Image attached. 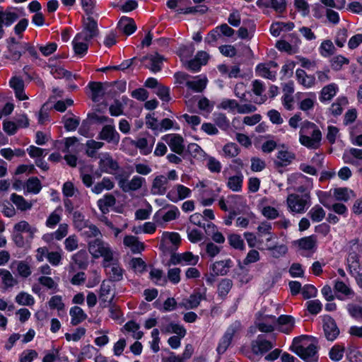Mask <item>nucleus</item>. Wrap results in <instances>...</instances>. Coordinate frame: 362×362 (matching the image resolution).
Masks as SVG:
<instances>
[{
  "label": "nucleus",
  "mask_w": 362,
  "mask_h": 362,
  "mask_svg": "<svg viewBox=\"0 0 362 362\" xmlns=\"http://www.w3.org/2000/svg\"><path fill=\"white\" fill-rule=\"evenodd\" d=\"M322 132L313 122L305 121L299 133V141L301 145L309 149H317L320 146Z\"/></svg>",
  "instance_id": "1"
},
{
  "label": "nucleus",
  "mask_w": 362,
  "mask_h": 362,
  "mask_svg": "<svg viewBox=\"0 0 362 362\" xmlns=\"http://www.w3.org/2000/svg\"><path fill=\"white\" fill-rule=\"evenodd\" d=\"M88 251L94 258L102 257L103 258V266L107 267L110 263L113 262V252L111 248L105 245V243L99 238L88 242Z\"/></svg>",
  "instance_id": "2"
},
{
  "label": "nucleus",
  "mask_w": 362,
  "mask_h": 362,
  "mask_svg": "<svg viewBox=\"0 0 362 362\" xmlns=\"http://www.w3.org/2000/svg\"><path fill=\"white\" fill-rule=\"evenodd\" d=\"M310 193H305L301 196L291 194L287 197V204L290 211L298 214H303L310 206Z\"/></svg>",
  "instance_id": "3"
},
{
  "label": "nucleus",
  "mask_w": 362,
  "mask_h": 362,
  "mask_svg": "<svg viewBox=\"0 0 362 362\" xmlns=\"http://www.w3.org/2000/svg\"><path fill=\"white\" fill-rule=\"evenodd\" d=\"M97 139L105 141L107 143L114 146H117L120 140V135L117 132L114 125L105 124L99 132Z\"/></svg>",
  "instance_id": "4"
},
{
  "label": "nucleus",
  "mask_w": 362,
  "mask_h": 362,
  "mask_svg": "<svg viewBox=\"0 0 362 362\" xmlns=\"http://www.w3.org/2000/svg\"><path fill=\"white\" fill-rule=\"evenodd\" d=\"M322 322L325 338L330 341H334L340 332L334 319L329 315H325Z\"/></svg>",
  "instance_id": "5"
},
{
  "label": "nucleus",
  "mask_w": 362,
  "mask_h": 362,
  "mask_svg": "<svg viewBox=\"0 0 362 362\" xmlns=\"http://www.w3.org/2000/svg\"><path fill=\"white\" fill-rule=\"evenodd\" d=\"M163 139L168 143L173 152L178 155H182L183 153L185 151L184 139L180 134H166L163 136Z\"/></svg>",
  "instance_id": "6"
},
{
  "label": "nucleus",
  "mask_w": 362,
  "mask_h": 362,
  "mask_svg": "<svg viewBox=\"0 0 362 362\" xmlns=\"http://www.w3.org/2000/svg\"><path fill=\"white\" fill-rule=\"evenodd\" d=\"M19 18V15L8 9L4 11L0 7V40L4 37L5 31L4 27H10L13 25Z\"/></svg>",
  "instance_id": "7"
},
{
  "label": "nucleus",
  "mask_w": 362,
  "mask_h": 362,
  "mask_svg": "<svg viewBox=\"0 0 362 362\" xmlns=\"http://www.w3.org/2000/svg\"><path fill=\"white\" fill-rule=\"evenodd\" d=\"M252 351L255 355H264L273 348L272 343L264 339V335L259 334L256 340L252 341Z\"/></svg>",
  "instance_id": "8"
},
{
  "label": "nucleus",
  "mask_w": 362,
  "mask_h": 362,
  "mask_svg": "<svg viewBox=\"0 0 362 362\" xmlns=\"http://www.w3.org/2000/svg\"><path fill=\"white\" fill-rule=\"evenodd\" d=\"M292 351L305 362H313V357L317 354V346L311 343L307 347L300 345Z\"/></svg>",
  "instance_id": "9"
},
{
  "label": "nucleus",
  "mask_w": 362,
  "mask_h": 362,
  "mask_svg": "<svg viewBox=\"0 0 362 362\" xmlns=\"http://www.w3.org/2000/svg\"><path fill=\"white\" fill-rule=\"evenodd\" d=\"M145 182L146 180L144 177L135 175L129 182H128L124 178H121L118 182V185L119 187L122 189V192L127 193L130 191L138 190L142 187L143 184Z\"/></svg>",
  "instance_id": "10"
},
{
  "label": "nucleus",
  "mask_w": 362,
  "mask_h": 362,
  "mask_svg": "<svg viewBox=\"0 0 362 362\" xmlns=\"http://www.w3.org/2000/svg\"><path fill=\"white\" fill-rule=\"evenodd\" d=\"M98 165L100 168V171L109 174H112L113 172L119 169L118 162L113 159L110 153L107 152L103 154V158L99 160Z\"/></svg>",
  "instance_id": "11"
},
{
  "label": "nucleus",
  "mask_w": 362,
  "mask_h": 362,
  "mask_svg": "<svg viewBox=\"0 0 362 362\" xmlns=\"http://www.w3.org/2000/svg\"><path fill=\"white\" fill-rule=\"evenodd\" d=\"M206 291L207 288L206 287L202 288H195L193 291V293L190 294L189 298L187 300L186 308L187 309L197 308L199 305L202 300H206Z\"/></svg>",
  "instance_id": "12"
},
{
  "label": "nucleus",
  "mask_w": 362,
  "mask_h": 362,
  "mask_svg": "<svg viewBox=\"0 0 362 362\" xmlns=\"http://www.w3.org/2000/svg\"><path fill=\"white\" fill-rule=\"evenodd\" d=\"M86 21L83 23V30L86 32L84 35L83 40L89 42L93 38L97 37L99 34L98 22L93 17L88 16Z\"/></svg>",
  "instance_id": "13"
},
{
  "label": "nucleus",
  "mask_w": 362,
  "mask_h": 362,
  "mask_svg": "<svg viewBox=\"0 0 362 362\" xmlns=\"http://www.w3.org/2000/svg\"><path fill=\"white\" fill-rule=\"evenodd\" d=\"M233 265L234 264L233 260L228 258L224 260L215 262L210 265L209 269L211 271H215V274H218V276H225Z\"/></svg>",
  "instance_id": "14"
},
{
  "label": "nucleus",
  "mask_w": 362,
  "mask_h": 362,
  "mask_svg": "<svg viewBox=\"0 0 362 362\" xmlns=\"http://www.w3.org/2000/svg\"><path fill=\"white\" fill-rule=\"evenodd\" d=\"M117 28L124 35L129 36L136 30L137 27L132 18L122 16L117 23Z\"/></svg>",
  "instance_id": "15"
},
{
  "label": "nucleus",
  "mask_w": 362,
  "mask_h": 362,
  "mask_svg": "<svg viewBox=\"0 0 362 362\" xmlns=\"http://www.w3.org/2000/svg\"><path fill=\"white\" fill-rule=\"evenodd\" d=\"M4 57L14 63L18 62L23 54L24 45L7 46Z\"/></svg>",
  "instance_id": "16"
},
{
  "label": "nucleus",
  "mask_w": 362,
  "mask_h": 362,
  "mask_svg": "<svg viewBox=\"0 0 362 362\" xmlns=\"http://www.w3.org/2000/svg\"><path fill=\"white\" fill-rule=\"evenodd\" d=\"M88 87L91 91V99L93 102H98L100 98H102L105 94V89L107 88L105 86V83L90 81L88 84Z\"/></svg>",
  "instance_id": "17"
},
{
  "label": "nucleus",
  "mask_w": 362,
  "mask_h": 362,
  "mask_svg": "<svg viewBox=\"0 0 362 362\" xmlns=\"http://www.w3.org/2000/svg\"><path fill=\"white\" fill-rule=\"evenodd\" d=\"M168 183V178L164 175L156 176L152 184L151 193L153 194L163 195L167 191L166 185Z\"/></svg>",
  "instance_id": "18"
},
{
  "label": "nucleus",
  "mask_w": 362,
  "mask_h": 362,
  "mask_svg": "<svg viewBox=\"0 0 362 362\" xmlns=\"http://www.w3.org/2000/svg\"><path fill=\"white\" fill-rule=\"evenodd\" d=\"M296 77L298 83L308 88L313 87L315 83V75H308L302 69H296Z\"/></svg>",
  "instance_id": "19"
},
{
  "label": "nucleus",
  "mask_w": 362,
  "mask_h": 362,
  "mask_svg": "<svg viewBox=\"0 0 362 362\" xmlns=\"http://www.w3.org/2000/svg\"><path fill=\"white\" fill-rule=\"evenodd\" d=\"M116 204V198L112 194H105L103 199H100L98 202V206L102 214H106L109 212V207L115 206Z\"/></svg>",
  "instance_id": "20"
},
{
  "label": "nucleus",
  "mask_w": 362,
  "mask_h": 362,
  "mask_svg": "<svg viewBox=\"0 0 362 362\" xmlns=\"http://www.w3.org/2000/svg\"><path fill=\"white\" fill-rule=\"evenodd\" d=\"M334 291L336 293H339L340 294H337L336 298L338 300H344V296H350L354 295V291L350 288L344 281L340 280H337L334 286Z\"/></svg>",
  "instance_id": "21"
},
{
  "label": "nucleus",
  "mask_w": 362,
  "mask_h": 362,
  "mask_svg": "<svg viewBox=\"0 0 362 362\" xmlns=\"http://www.w3.org/2000/svg\"><path fill=\"white\" fill-rule=\"evenodd\" d=\"M277 158L279 160H274V165L276 168H283L289 165L295 158V155L288 151L280 150L277 153Z\"/></svg>",
  "instance_id": "22"
},
{
  "label": "nucleus",
  "mask_w": 362,
  "mask_h": 362,
  "mask_svg": "<svg viewBox=\"0 0 362 362\" xmlns=\"http://www.w3.org/2000/svg\"><path fill=\"white\" fill-rule=\"evenodd\" d=\"M69 314L71 315V324L73 326H76L81 323L88 317L83 309L77 305L71 308Z\"/></svg>",
  "instance_id": "23"
},
{
  "label": "nucleus",
  "mask_w": 362,
  "mask_h": 362,
  "mask_svg": "<svg viewBox=\"0 0 362 362\" xmlns=\"http://www.w3.org/2000/svg\"><path fill=\"white\" fill-rule=\"evenodd\" d=\"M147 59H149L151 61V66L149 68L151 71L153 73H157L161 71L163 62L164 60V57L162 55L159 54L158 53H156V55H151L150 57L146 55L144 56L140 61L143 62Z\"/></svg>",
  "instance_id": "24"
},
{
  "label": "nucleus",
  "mask_w": 362,
  "mask_h": 362,
  "mask_svg": "<svg viewBox=\"0 0 362 362\" xmlns=\"http://www.w3.org/2000/svg\"><path fill=\"white\" fill-rule=\"evenodd\" d=\"M124 140H130L131 144L140 150L141 155L147 156L152 151L153 146H148L146 138L142 137L134 141L129 137H125L123 141Z\"/></svg>",
  "instance_id": "25"
},
{
  "label": "nucleus",
  "mask_w": 362,
  "mask_h": 362,
  "mask_svg": "<svg viewBox=\"0 0 362 362\" xmlns=\"http://www.w3.org/2000/svg\"><path fill=\"white\" fill-rule=\"evenodd\" d=\"M74 263L80 269H86L88 265V255L85 250H81L71 257Z\"/></svg>",
  "instance_id": "26"
},
{
  "label": "nucleus",
  "mask_w": 362,
  "mask_h": 362,
  "mask_svg": "<svg viewBox=\"0 0 362 362\" xmlns=\"http://www.w3.org/2000/svg\"><path fill=\"white\" fill-rule=\"evenodd\" d=\"M338 90V87L335 83H330L322 88L319 99L320 102L325 103L331 100L332 98L336 95Z\"/></svg>",
  "instance_id": "27"
},
{
  "label": "nucleus",
  "mask_w": 362,
  "mask_h": 362,
  "mask_svg": "<svg viewBox=\"0 0 362 362\" xmlns=\"http://www.w3.org/2000/svg\"><path fill=\"white\" fill-rule=\"evenodd\" d=\"M298 246L304 250H312L317 245V238L315 235L303 237L297 240Z\"/></svg>",
  "instance_id": "28"
},
{
  "label": "nucleus",
  "mask_w": 362,
  "mask_h": 362,
  "mask_svg": "<svg viewBox=\"0 0 362 362\" xmlns=\"http://www.w3.org/2000/svg\"><path fill=\"white\" fill-rule=\"evenodd\" d=\"M243 175L240 172L238 175L230 176L226 183L228 188L233 192H239L242 190Z\"/></svg>",
  "instance_id": "29"
},
{
  "label": "nucleus",
  "mask_w": 362,
  "mask_h": 362,
  "mask_svg": "<svg viewBox=\"0 0 362 362\" xmlns=\"http://www.w3.org/2000/svg\"><path fill=\"white\" fill-rule=\"evenodd\" d=\"M256 74L259 76L270 79L273 81H276V73L271 71L264 63H259L255 67Z\"/></svg>",
  "instance_id": "30"
},
{
  "label": "nucleus",
  "mask_w": 362,
  "mask_h": 362,
  "mask_svg": "<svg viewBox=\"0 0 362 362\" xmlns=\"http://www.w3.org/2000/svg\"><path fill=\"white\" fill-rule=\"evenodd\" d=\"M187 152L192 158L198 160H204L206 156L205 151L196 143H191L188 145Z\"/></svg>",
  "instance_id": "31"
},
{
  "label": "nucleus",
  "mask_w": 362,
  "mask_h": 362,
  "mask_svg": "<svg viewBox=\"0 0 362 362\" xmlns=\"http://www.w3.org/2000/svg\"><path fill=\"white\" fill-rule=\"evenodd\" d=\"M325 211L319 204L315 205L308 213L313 222H320L325 217Z\"/></svg>",
  "instance_id": "32"
},
{
  "label": "nucleus",
  "mask_w": 362,
  "mask_h": 362,
  "mask_svg": "<svg viewBox=\"0 0 362 362\" xmlns=\"http://www.w3.org/2000/svg\"><path fill=\"white\" fill-rule=\"evenodd\" d=\"M13 231L18 233H28L30 238H33L34 233L37 231V229L36 228L31 227L26 221H21L14 225Z\"/></svg>",
  "instance_id": "33"
},
{
  "label": "nucleus",
  "mask_w": 362,
  "mask_h": 362,
  "mask_svg": "<svg viewBox=\"0 0 362 362\" xmlns=\"http://www.w3.org/2000/svg\"><path fill=\"white\" fill-rule=\"evenodd\" d=\"M11 201L16 206L17 209L21 211H26L30 209L32 206L31 204L28 203L25 198L16 193L11 195Z\"/></svg>",
  "instance_id": "34"
},
{
  "label": "nucleus",
  "mask_w": 362,
  "mask_h": 362,
  "mask_svg": "<svg viewBox=\"0 0 362 362\" xmlns=\"http://www.w3.org/2000/svg\"><path fill=\"white\" fill-rule=\"evenodd\" d=\"M228 240L230 247L235 250H244L245 249L244 240L239 234H230L228 236Z\"/></svg>",
  "instance_id": "35"
},
{
  "label": "nucleus",
  "mask_w": 362,
  "mask_h": 362,
  "mask_svg": "<svg viewBox=\"0 0 362 362\" xmlns=\"http://www.w3.org/2000/svg\"><path fill=\"white\" fill-rule=\"evenodd\" d=\"M233 286L232 281L229 279H223L218 285V295L221 299H224L230 292Z\"/></svg>",
  "instance_id": "36"
},
{
  "label": "nucleus",
  "mask_w": 362,
  "mask_h": 362,
  "mask_svg": "<svg viewBox=\"0 0 362 362\" xmlns=\"http://www.w3.org/2000/svg\"><path fill=\"white\" fill-rule=\"evenodd\" d=\"M207 79H198L196 81H187L185 83L186 86L192 90L195 93H202L206 86Z\"/></svg>",
  "instance_id": "37"
},
{
  "label": "nucleus",
  "mask_w": 362,
  "mask_h": 362,
  "mask_svg": "<svg viewBox=\"0 0 362 362\" xmlns=\"http://www.w3.org/2000/svg\"><path fill=\"white\" fill-rule=\"evenodd\" d=\"M169 207L170 210H168L165 214L163 215L162 219L164 222H170L171 221L177 219L180 215V211L178 208L173 204H167L164 206V208Z\"/></svg>",
  "instance_id": "38"
},
{
  "label": "nucleus",
  "mask_w": 362,
  "mask_h": 362,
  "mask_svg": "<svg viewBox=\"0 0 362 362\" xmlns=\"http://www.w3.org/2000/svg\"><path fill=\"white\" fill-rule=\"evenodd\" d=\"M26 189L28 192L37 194L42 189V184L37 177H31L26 181Z\"/></svg>",
  "instance_id": "39"
},
{
  "label": "nucleus",
  "mask_w": 362,
  "mask_h": 362,
  "mask_svg": "<svg viewBox=\"0 0 362 362\" xmlns=\"http://www.w3.org/2000/svg\"><path fill=\"white\" fill-rule=\"evenodd\" d=\"M345 348L339 344L334 345L329 352V356L332 361L337 362L342 359Z\"/></svg>",
  "instance_id": "40"
},
{
  "label": "nucleus",
  "mask_w": 362,
  "mask_h": 362,
  "mask_svg": "<svg viewBox=\"0 0 362 362\" xmlns=\"http://www.w3.org/2000/svg\"><path fill=\"white\" fill-rule=\"evenodd\" d=\"M16 302L18 305L32 306L35 303V299L32 295L21 291L16 296Z\"/></svg>",
  "instance_id": "41"
},
{
  "label": "nucleus",
  "mask_w": 362,
  "mask_h": 362,
  "mask_svg": "<svg viewBox=\"0 0 362 362\" xmlns=\"http://www.w3.org/2000/svg\"><path fill=\"white\" fill-rule=\"evenodd\" d=\"M214 122L221 129L226 131L230 127V121L224 113H214Z\"/></svg>",
  "instance_id": "42"
},
{
  "label": "nucleus",
  "mask_w": 362,
  "mask_h": 362,
  "mask_svg": "<svg viewBox=\"0 0 362 362\" xmlns=\"http://www.w3.org/2000/svg\"><path fill=\"white\" fill-rule=\"evenodd\" d=\"M62 120L66 132L75 131L80 124V118L76 116L73 117H66V116H64Z\"/></svg>",
  "instance_id": "43"
},
{
  "label": "nucleus",
  "mask_w": 362,
  "mask_h": 362,
  "mask_svg": "<svg viewBox=\"0 0 362 362\" xmlns=\"http://www.w3.org/2000/svg\"><path fill=\"white\" fill-rule=\"evenodd\" d=\"M113 298L114 296L108 300L110 317L114 320H118L123 316V313L119 307L113 302Z\"/></svg>",
  "instance_id": "44"
},
{
  "label": "nucleus",
  "mask_w": 362,
  "mask_h": 362,
  "mask_svg": "<svg viewBox=\"0 0 362 362\" xmlns=\"http://www.w3.org/2000/svg\"><path fill=\"white\" fill-rule=\"evenodd\" d=\"M319 50L322 57H328L334 54L335 47L331 40H326L321 43Z\"/></svg>",
  "instance_id": "45"
},
{
  "label": "nucleus",
  "mask_w": 362,
  "mask_h": 362,
  "mask_svg": "<svg viewBox=\"0 0 362 362\" xmlns=\"http://www.w3.org/2000/svg\"><path fill=\"white\" fill-rule=\"evenodd\" d=\"M223 151L226 156L235 158L240 153V148L237 144L229 142L223 146Z\"/></svg>",
  "instance_id": "46"
},
{
  "label": "nucleus",
  "mask_w": 362,
  "mask_h": 362,
  "mask_svg": "<svg viewBox=\"0 0 362 362\" xmlns=\"http://www.w3.org/2000/svg\"><path fill=\"white\" fill-rule=\"evenodd\" d=\"M354 193V191L347 187H337L334 190V196L338 201L348 202L350 199L349 194Z\"/></svg>",
  "instance_id": "47"
},
{
  "label": "nucleus",
  "mask_w": 362,
  "mask_h": 362,
  "mask_svg": "<svg viewBox=\"0 0 362 362\" xmlns=\"http://www.w3.org/2000/svg\"><path fill=\"white\" fill-rule=\"evenodd\" d=\"M73 221L75 227L79 230H83V228L87 227L89 221L88 220H85L83 214L78 211L74 212Z\"/></svg>",
  "instance_id": "48"
},
{
  "label": "nucleus",
  "mask_w": 362,
  "mask_h": 362,
  "mask_svg": "<svg viewBox=\"0 0 362 362\" xmlns=\"http://www.w3.org/2000/svg\"><path fill=\"white\" fill-rule=\"evenodd\" d=\"M272 225L271 223L264 221H262L259 226H257V236L259 238L262 239L264 236H266L267 235H271L272 232Z\"/></svg>",
  "instance_id": "49"
},
{
  "label": "nucleus",
  "mask_w": 362,
  "mask_h": 362,
  "mask_svg": "<svg viewBox=\"0 0 362 362\" xmlns=\"http://www.w3.org/2000/svg\"><path fill=\"white\" fill-rule=\"evenodd\" d=\"M232 340L231 338L223 334L216 347L217 354L218 355L223 354L231 344Z\"/></svg>",
  "instance_id": "50"
},
{
  "label": "nucleus",
  "mask_w": 362,
  "mask_h": 362,
  "mask_svg": "<svg viewBox=\"0 0 362 362\" xmlns=\"http://www.w3.org/2000/svg\"><path fill=\"white\" fill-rule=\"evenodd\" d=\"M0 277H1L3 284L7 288L13 287L17 282L11 272L5 269H0Z\"/></svg>",
  "instance_id": "51"
},
{
  "label": "nucleus",
  "mask_w": 362,
  "mask_h": 362,
  "mask_svg": "<svg viewBox=\"0 0 362 362\" xmlns=\"http://www.w3.org/2000/svg\"><path fill=\"white\" fill-rule=\"evenodd\" d=\"M86 146H87V150H86L87 156L93 158V157L95 156L96 151L98 149L101 148L104 146V144L100 141H96L94 140H88L86 143Z\"/></svg>",
  "instance_id": "52"
},
{
  "label": "nucleus",
  "mask_w": 362,
  "mask_h": 362,
  "mask_svg": "<svg viewBox=\"0 0 362 362\" xmlns=\"http://www.w3.org/2000/svg\"><path fill=\"white\" fill-rule=\"evenodd\" d=\"M267 250L272 252V256L274 258H279L285 255L288 252L287 246L284 244L273 246L267 244Z\"/></svg>",
  "instance_id": "53"
},
{
  "label": "nucleus",
  "mask_w": 362,
  "mask_h": 362,
  "mask_svg": "<svg viewBox=\"0 0 362 362\" xmlns=\"http://www.w3.org/2000/svg\"><path fill=\"white\" fill-rule=\"evenodd\" d=\"M308 311L313 315L320 313L322 309V304L319 300H308L305 303Z\"/></svg>",
  "instance_id": "54"
},
{
  "label": "nucleus",
  "mask_w": 362,
  "mask_h": 362,
  "mask_svg": "<svg viewBox=\"0 0 362 362\" xmlns=\"http://www.w3.org/2000/svg\"><path fill=\"white\" fill-rule=\"evenodd\" d=\"M276 47L280 52H285L288 54H293L298 52L296 48H294L289 42L284 40H278L276 43Z\"/></svg>",
  "instance_id": "55"
},
{
  "label": "nucleus",
  "mask_w": 362,
  "mask_h": 362,
  "mask_svg": "<svg viewBox=\"0 0 362 362\" xmlns=\"http://www.w3.org/2000/svg\"><path fill=\"white\" fill-rule=\"evenodd\" d=\"M330 62L332 69L334 71H339L341 69L344 64H348L349 63V60L346 57L339 54L334 57L331 59Z\"/></svg>",
  "instance_id": "56"
},
{
  "label": "nucleus",
  "mask_w": 362,
  "mask_h": 362,
  "mask_svg": "<svg viewBox=\"0 0 362 362\" xmlns=\"http://www.w3.org/2000/svg\"><path fill=\"white\" fill-rule=\"evenodd\" d=\"M276 323L280 327H282L284 325L288 326V329H291L294 327L295 319L291 315H281L276 318Z\"/></svg>",
  "instance_id": "57"
},
{
  "label": "nucleus",
  "mask_w": 362,
  "mask_h": 362,
  "mask_svg": "<svg viewBox=\"0 0 362 362\" xmlns=\"http://www.w3.org/2000/svg\"><path fill=\"white\" fill-rule=\"evenodd\" d=\"M170 93V88L163 85H160L158 87L157 90L155 92V93L162 101L166 103H168L171 100Z\"/></svg>",
  "instance_id": "58"
},
{
  "label": "nucleus",
  "mask_w": 362,
  "mask_h": 362,
  "mask_svg": "<svg viewBox=\"0 0 362 362\" xmlns=\"http://www.w3.org/2000/svg\"><path fill=\"white\" fill-rule=\"evenodd\" d=\"M48 305L50 309L60 311L64 309V303L62 301V297L59 295L52 296L48 301Z\"/></svg>",
  "instance_id": "59"
},
{
  "label": "nucleus",
  "mask_w": 362,
  "mask_h": 362,
  "mask_svg": "<svg viewBox=\"0 0 362 362\" xmlns=\"http://www.w3.org/2000/svg\"><path fill=\"white\" fill-rule=\"evenodd\" d=\"M73 49L75 54L82 57L86 55L88 49V44L87 42H72Z\"/></svg>",
  "instance_id": "60"
},
{
  "label": "nucleus",
  "mask_w": 362,
  "mask_h": 362,
  "mask_svg": "<svg viewBox=\"0 0 362 362\" xmlns=\"http://www.w3.org/2000/svg\"><path fill=\"white\" fill-rule=\"evenodd\" d=\"M166 331L168 332L176 334L177 335V337H180L182 338L185 337L186 334L185 328L182 325L174 322H170L168 325Z\"/></svg>",
  "instance_id": "61"
},
{
  "label": "nucleus",
  "mask_w": 362,
  "mask_h": 362,
  "mask_svg": "<svg viewBox=\"0 0 362 362\" xmlns=\"http://www.w3.org/2000/svg\"><path fill=\"white\" fill-rule=\"evenodd\" d=\"M243 236L250 248H254L256 246L257 243L260 244L263 243V239L259 238L257 234L255 235L254 233L245 232L243 233Z\"/></svg>",
  "instance_id": "62"
},
{
  "label": "nucleus",
  "mask_w": 362,
  "mask_h": 362,
  "mask_svg": "<svg viewBox=\"0 0 362 362\" xmlns=\"http://www.w3.org/2000/svg\"><path fill=\"white\" fill-rule=\"evenodd\" d=\"M86 329L84 327H78L76 329L75 332L72 334L66 333L65 338L68 341L73 340L74 341H79L82 337L86 334Z\"/></svg>",
  "instance_id": "63"
},
{
  "label": "nucleus",
  "mask_w": 362,
  "mask_h": 362,
  "mask_svg": "<svg viewBox=\"0 0 362 362\" xmlns=\"http://www.w3.org/2000/svg\"><path fill=\"white\" fill-rule=\"evenodd\" d=\"M261 212L264 217L269 220L275 219L279 216L278 210L271 206H264Z\"/></svg>",
  "instance_id": "64"
}]
</instances>
